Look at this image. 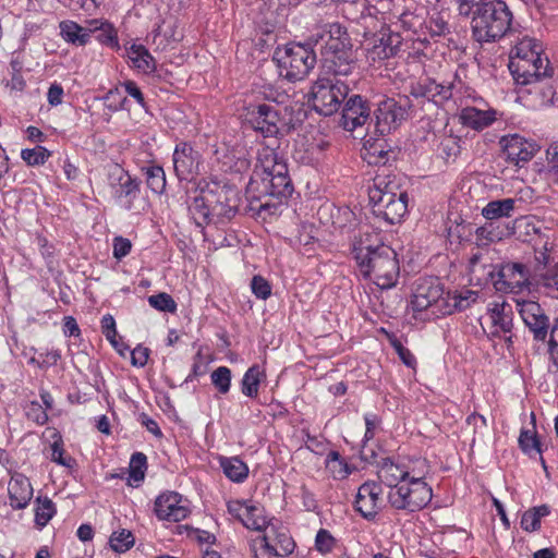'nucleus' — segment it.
<instances>
[{
    "instance_id": "f257e3e1",
    "label": "nucleus",
    "mask_w": 558,
    "mask_h": 558,
    "mask_svg": "<svg viewBox=\"0 0 558 558\" xmlns=\"http://www.w3.org/2000/svg\"><path fill=\"white\" fill-rule=\"evenodd\" d=\"M351 253L365 279L380 289H390L397 283L400 274L397 254L383 243L378 231L363 227L353 238Z\"/></svg>"
},
{
    "instance_id": "f03ea898",
    "label": "nucleus",
    "mask_w": 558,
    "mask_h": 558,
    "mask_svg": "<svg viewBox=\"0 0 558 558\" xmlns=\"http://www.w3.org/2000/svg\"><path fill=\"white\" fill-rule=\"evenodd\" d=\"M513 14L504 0L476 2L471 20L472 36L477 43H495L512 34Z\"/></svg>"
},
{
    "instance_id": "7ed1b4c3",
    "label": "nucleus",
    "mask_w": 558,
    "mask_h": 558,
    "mask_svg": "<svg viewBox=\"0 0 558 558\" xmlns=\"http://www.w3.org/2000/svg\"><path fill=\"white\" fill-rule=\"evenodd\" d=\"M508 66L514 81L521 85L537 82L551 73L548 58L542 56V45L527 35L515 39Z\"/></svg>"
},
{
    "instance_id": "20e7f679",
    "label": "nucleus",
    "mask_w": 558,
    "mask_h": 558,
    "mask_svg": "<svg viewBox=\"0 0 558 558\" xmlns=\"http://www.w3.org/2000/svg\"><path fill=\"white\" fill-rule=\"evenodd\" d=\"M254 174L260 180L262 191L265 194L280 197L287 196L292 191L286 162L269 146L258 149ZM255 183L257 179H253L251 185Z\"/></svg>"
},
{
    "instance_id": "39448f33",
    "label": "nucleus",
    "mask_w": 558,
    "mask_h": 558,
    "mask_svg": "<svg viewBox=\"0 0 558 558\" xmlns=\"http://www.w3.org/2000/svg\"><path fill=\"white\" fill-rule=\"evenodd\" d=\"M395 189L396 184L377 178L368 191L373 214L389 226L400 223L408 213V193Z\"/></svg>"
},
{
    "instance_id": "423d86ee",
    "label": "nucleus",
    "mask_w": 558,
    "mask_h": 558,
    "mask_svg": "<svg viewBox=\"0 0 558 558\" xmlns=\"http://www.w3.org/2000/svg\"><path fill=\"white\" fill-rule=\"evenodd\" d=\"M274 60L277 62L279 75L295 82L305 78L316 63L314 51L301 44H290L278 48Z\"/></svg>"
},
{
    "instance_id": "0eeeda50",
    "label": "nucleus",
    "mask_w": 558,
    "mask_h": 558,
    "mask_svg": "<svg viewBox=\"0 0 558 558\" xmlns=\"http://www.w3.org/2000/svg\"><path fill=\"white\" fill-rule=\"evenodd\" d=\"M349 90V85L340 77L320 76L311 89L313 107L323 116H331L338 111Z\"/></svg>"
},
{
    "instance_id": "6e6552de",
    "label": "nucleus",
    "mask_w": 558,
    "mask_h": 558,
    "mask_svg": "<svg viewBox=\"0 0 558 558\" xmlns=\"http://www.w3.org/2000/svg\"><path fill=\"white\" fill-rule=\"evenodd\" d=\"M433 498V489L425 481L408 478L388 493V502L396 510L420 511Z\"/></svg>"
},
{
    "instance_id": "1a4fd4ad",
    "label": "nucleus",
    "mask_w": 558,
    "mask_h": 558,
    "mask_svg": "<svg viewBox=\"0 0 558 558\" xmlns=\"http://www.w3.org/2000/svg\"><path fill=\"white\" fill-rule=\"evenodd\" d=\"M107 179L112 203L124 210L135 209L140 202L141 182L117 162L110 167Z\"/></svg>"
},
{
    "instance_id": "9d476101",
    "label": "nucleus",
    "mask_w": 558,
    "mask_h": 558,
    "mask_svg": "<svg viewBox=\"0 0 558 558\" xmlns=\"http://www.w3.org/2000/svg\"><path fill=\"white\" fill-rule=\"evenodd\" d=\"M295 544L283 526L272 522L264 534L254 541L255 558L284 557L294 550Z\"/></svg>"
},
{
    "instance_id": "9b49d317",
    "label": "nucleus",
    "mask_w": 558,
    "mask_h": 558,
    "mask_svg": "<svg viewBox=\"0 0 558 558\" xmlns=\"http://www.w3.org/2000/svg\"><path fill=\"white\" fill-rule=\"evenodd\" d=\"M445 296L444 287L438 278H420L415 283L409 307L415 317L429 308H433V314L440 315Z\"/></svg>"
},
{
    "instance_id": "f8f14e48",
    "label": "nucleus",
    "mask_w": 558,
    "mask_h": 558,
    "mask_svg": "<svg viewBox=\"0 0 558 558\" xmlns=\"http://www.w3.org/2000/svg\"><path fill=\"white\" fill-rule=\"evenodd\" d=\"M483 331L490 339H504L510 344L512 338V312L506 302H492L485 316L480 319Z\"/></svg>"
},
{
    "instance_id": "ddd939ff",
    "label": "nucleus",
    "mask_w": 558,
    "mask_h": 558,
    "mask_svg": "<svg viewBox=\"0 0 558 558\" xmlns=\"http://www.w3.org/2000/svg\"><path fill=\"white\" fill-rule=\"evenodd\" d=\"M245 120L254 130L265 136H275L281 122L277 107L270 104L250 105L245 109Z\"/></svg>"
},
{
    "instance_id": "4468645a",
    "label": "nucleus",
    "mask_w": 558,
    "mask_h": 558,
    "mask_svg": "<svg viewBox=\"0 0 558 558\" xmlns=\"http://www.w3.org/2000/svg\"><path fill=\"white\" fill-rule=\"evenodd\" d=\"M154 511L159 520L180 522L191 513L190 501L177 492H165L156 498Z\"/></svg>"
},
{
    "instance_id": "2eb2a0df",
    "label": "nucleus",
    "mask_w": 558,
    "mask_h": 558,
    "mask_svg": "<svg viewBox=\"0 0 558 558\" xmlns=\"http://www.w3.org/2000/svg\"><path fill=\"white\" fill-rule=\"evenodd\" d=\"M519 228H523L521 235L523 240L531 243L535 258L538 263L546 264L549 260V252L553 250V242L550 240L549 231L543 230V225L539 221H534L531 218H525L519 223Z\"/></svg>"
},
{
    "instance_id": "dca6fc26",
    "label": "nucleus",
    "mask_w": 558,
    "mask_h": 558,
    "mask_svg": "<svg viewBox=\"0 0 558 558\" xmlns=\"http://www.w3.org/2000/svg\"><path fill=\"white\" fill-rule=\"evenodd\" d=\"M500 145L508 162L522 167L538 151V145L518 134L501 137Z\"/></svg>"
},
{
    "instance_id": "f3484780",
    "label": "nucleus",
    "mask_w": 558,
    "mask_h": 558,
    "mask_svg": "<svg viewBox=\"0 0 558 558\" xmlns=\"http://www.w3.org/2000/svg\"><path fill=\"white\" fill-rule=\"evenodd\" d=\"M381 485L368 481L362 484L356 493L354 509L366 520H373L379 512L383 504Z\"/></svg>"
},
{
    "instance_id": "a211bd4d",
    "label": "nucleus",
    "mask_w": 558,
    "mask_h": 558,
    "mask_svg": "<svg viewBox=\"0 0 558 558\" xmlns=\"http://www.w3.org/2000/svg\"><path fill=\"white\" fill-rule=\"evenodd\" d=\"M201 155L187 143H180L173 151V168L179 180L190 181L199 172Z\"/></svg>"
},
{
    "instance_id": "6ab92c4d",
    "label": "nucleus",
    "mask_w": 558,
    "mask_h": 558,
    "mask_svg": "<svg viewBox=\"0 0 558 558\" xmlns=\"http://www.w3.org/2000/svg\"><path fill=\"white\" fill-rule=\"evenodd\" d=\"M517 310L536 340H545L548 333V317L534 301H517Z\"/></svg>"
},
{
    "instance_id": "aec40b11",
    "label": "nucleus",
    "mask_w": 558,
    "mask_h": 558,
    "mask_svg": "<svg viewBox=\"0 0 558 558\" xmlns=\"http://www.w3.org/2000/svg\"><path fill=\"white\" fill-rule=\"evenodd\" d=\"M207 190L213 196L210 208L213 216L230 218L236 210L235 189L217 181L206 182Z\"/></svg>"
},
{
    "instance_id": "412c9836",
    "label": "nucleus",
    "mask_w": 558,
    "mask_h": 558,
    "mask_svg": "<svg viewBox=\"0 0 558 558\" xmlns=\"http://www.w3.org/2000/svg\"><path fill=\"white\" fill-rule=\"evenodd\" d=\"M228 510L236 517L244 526L258 532H265L272 521L267 520L264 509L247 501L234 500L228 504Z\"/></svg>"
},
{
    "instance_id": "4be33fe9",
    "label": "nucleus",
    "mask_w": 558,
    "mask_h": 558,
    "mask_svg": "<svg viewBox=\"0 0 558 558\" xmlns=\"http://www.w3.org/2000/svg\"><path fill=\"white\" fill-rule=\"evenodd\" d=\"M405 109L392 98L381 100L375 110L376 129L381 135L396 130L405 119Z\"/></svg>"
},
{
    "instance_id": "5701e85b",
    "label": "nucleus",
    "mask_w": 558,
    "mask_h": 558,
    "mask_svg": "<svg viewBox=\"0 0 558 558\" xmlns=\"http://www.w3.org/2000/svg\"><path fill=\"white\" fill-rule=\"evenodd\" d=\"M369 107L362 97L354 95L344 104L340 124L344 130L352 132L366 123L369 119Z\"/></svg>"
},
{
    "instance_id": "b1692460",
    "label": "nucleus",
    "mask_w": 558,
    "mask_h": 558,
    "mask_svg": "<svg viewBox=\"0 0 558 558\" xmlns=\"http://www.w3.org/2000/svg\"><path fill=\"white\" fill-rule=\"evenodd\" d=\"M316 41L323 43V56L352 46L347 31L339 23H330L322 26L320 32L317 33Z\"/></svg>"
},
{
    "instance_id": "393cba45",
    "label": "nucleus",
    "mask_w": 558,
    "mask_h": 558,
    "mask_svg": "<svg viewBox=\"0 0 558 558\" xmlns=\"http://www.w3.org/2000/svg\"><path fill=\"white\" fill-rule=\"evenodd\" d=\"M324 68L332 74L331 77L348 76L355 66V56L352 46L333 53H326Z\"/></svg>"
},
{
    "instance_id": "a878e982",
    "label": "nucleus",
    "mask_w": 558,
    "mask_h": 558,
    "mask_svg": "<svg viewBox=\"0 0 558 558\" xmlns=\"http://www.w3.org/2000/svg\"><path fill=\"white\" fill-rule=\"evenodd\" d=\"M10 505L13 509H24L33 497L29 480L22 473H14L8 484Z\"/></svg>"
},
{
    "instance_id": "bb28decb",
    "label": "nucleus",
    "mask_w": 558,
    "mask_h": 558,
    "mask_svg": "<svg viewBox=\"0 0 558 558\" xmlns=\"http://www.w3.org/2000/svg\"><path fill=\"white\" fill-rule=\"evenodd\" d=\"M477 299L478 292L470 289L448 291L442 301L440 315H450L457 311H464L476 303Z\"/></svg>"
},
{
    "instance_id": "cd10ccee",
    "label": "nucleus",
    "mask_w": 558,
    "mask_h": 558,
    "mask_svg": "<svg viewBox=\"0 0 558 558\" xmlns=\"http://www.w3.org/2000/svg\"><path fill=\"white\" fill-rule=\"evenodd\" d=\"M93 28H84L73 21H62L59 24L61 37L69 44L85 45L95 29H100L105 25L101 19H96L89 22Z\"/></svg>"
},
{
    "instance_id": "c85d7f7f",
    "label": "nucleus",
    "mask_w": 558,
    "mask_h": 558,
    "mask_svg": "<svg viewBox=\"0 0 558 558\" xmlns=\"http://www.w3.org/2000/svg\"><path fill=\"white\" fill-rule=\"evenodd\" d=\"M500 282L508 292H519L529 282V271L525 266L518 263L502 266Z\"/></svg>"
},
{
    "instance_id": "c756f323",
    "label": "nucleus",
    "mask_w": 558,
    "mask_h": 558,
    "mask_svg": "<svg viewBox=\"0 0 558 558\" xmlns=\"http://www.w3.org/2000/svg\"><path fill=\"white\" fill-rule=\"evenodd\" d=\"M213 196L207 190V183L199 185L198 193L193 197V202L189 205V211L192 219L197 226H203L210 221L213 211L210 203H213Z\"/></svg>"
},
{
    "instance_id": "7c9ffc66",
    "label": "nucleus",
    "mask_w": 558,
    "mask_h": 558,
    "mask_svg": "<svg viewBox=\"0 0 558 558\" xmlns=\"http://www.w3.org/2000/svg\"><path fill=\"white\" fill-rule=\"evenodd\" d=\"M378 478L381 483L392 488H397L401 482L407 481L408 470L404 468L403 461L395 462L386 459L381 462L377 471Z\"/></svg>"
},
{
    "instance_id": "2f4dec72",
    "label": "nucleus",
    "mask_w": 558,
    "mask_h": 558,
    "mask_svg": "<svg viewBox=\"0 0 558 558\" xmlns=\"http://www.w3.org/2000/svg\"><path fill=\"white\" fill-rule=\"evenodd\" d=\"M496 120L495 110H481L475 107H466L461 110L460 121L463 125L474 130H483Z\"/></svg>"
},
{
    "instance_id": "473e14b6",
    "label": "nucleus",
    "mask_w": 558,
    "mask_h": 558,
    "mask_svg": "<svg viewBox=\"0 0 558 558\" xmlns=\"http://www.w3.org/2000/svg\"><path fill=\"white\" fill-rule=\"evenodd\" d=\"M126 57L132 66L142 73H151L156 70V60L141 44H132L126 48Z\"/></svg>"
},
{
    "instance_id": "72a5a7b5",
    "label": "nucleus",
    "mask_w": 558,
    "mask_h": 558,
    "mask_svg": "<svg viewBox=\"0 0 558 558\" xmlns=\"http://www.w3.org/2000/svg\"><path fill=\"white\" fill-rule=\"evenodd\" d=\"M515 208L513 198H502L489 202L482 208V216L487 220H496L500 218H509Z\"/></svg>"
},
{
    "instance_id": "f704fd0d",
    "label": "nucleus",
    "mask_w": 558,
    "mask_h": 558,
    "mask_svg": "<svg viewBox=\"0 0 558 558\" xmlns=\"http://www.w3.org/2000/svg\"><path fill=\"white\" fill-rule=\"evenodd\" d=\"M266 374L259 365L251 366L243 375L241 380V391L250 398H257L259 385L265 379Z\"/></svg>"
},
{
    "instance_id": "c9c22d12",
    "label": "nucleus",
    "mask_w": 558,
    "mask_h": 558,
    "mask_svg": "<svg viewBox=\"0 0 558 558\" xmlns=\"http://www.w3.org/2000/svg\"><path fill=\"white\" fill-rule=\"evenodd\" d=\"M220 465L225 475L232 482L242 483L248 475L247 465L236 457L221 459Z\"/></svg>"
},
{
    "instance_id": "e433bc0d",
    "label": "nucleus",
    "mask_w": 558,
    "mask_h": 558,
    "mask_svg": "<svg viewBox=\"0 0 558 558\" xmlns=\"http://www.w3.org/2000/svg\"><path fill=\"white\" fill-rule=\"evenodd\" d=\"M418 88L420 92H416L415 96H422L435 102L448 99L451 96L449 86L437 84L435 81H427L424 84H420Z\"/></svg>"
},
{
    "instance_id": "4c0bfd02",
    "label": "nucleus",
    "mask_w": 558,
    "mask_h": 558,
    "mask_svg": "<svg viewBox=\"0 0 558 558\" xmlns=\"http://www.w3.org/2000/svg\"><path fill=\"white\" fill-rule=\"evenodd\" d=\"M147 468L146 456L142 452H135L131 457L128 482L132 486H138L145 477Z\"/></svg>"
},
{
    "instance_id": "58836bf2",
    "label": "nucleus",
    "mask_w": 558,
    "mask_h": 558,
    "mask_svg": "<svg viewBox=\"0 0 558 558\" xmlns=\"http://www.w3.org/2000/svg\"><path fill=\"white\" fill-rule=\"evenodd\" d=\"M326 469L336 480H343L351 473L348 463L337 451L328 453Z\"/></svg>"
},
{
    "instance_id": "ea45409f",
    "label": "nucleus",
    "mask_w": 558,
    "mask_h": 558,
    "mask_svg": "<svg viewBox=\"0 0 558 558\" xmlns=\"http://www.w3.org/2000/svg\"><path fill=\"white\" fill-rule=\"evenodd\" d=\"M147 186L156 194L163 193L166 189V174L161 167L150 166L145 169Z\"/></svg>"
},
{
    "instance_id": "a19ab883",
    "label": "nucleus",
    "mask_w": 558,
    "mask_h": 558,
    "mask_svg": "<svg viewBox=\"0 0 558 558\" xmlns=\"http://www.w3.org/2000/svg\"><path fill=\"white\" fill-rule=\"evenodd\" d=\"M134 542L133 534L125 529L113 532L109 539L111 549L119 554L128 551L134 545Z\"/></svg>"
},
{
    "instance_id": "79ce46f5",
    "label": "nucleus",
    "mask_w": 558,
    "mask_h": 558,
    "mask_svg": "<svg viewBox=\"0 0 558 558\" xmlns=\"http://www.w3.org/2000/svg\"><path fill=\"white\" fill-rule=\"evenodd\" d=\"M107 340L122 357L130 351V345L117 332L114 319L110 315H107Z\"/></svg>"
},
{
    "instance_id": "37998d69",
    "label": "nucleus",
    "mask_w": 558,
    "mask_h": 558,
    "mask_svg": "<svg viewBox=\"0 0 558 558\" xmlns=\"http://www.w3.org/2000/svg\"><path fill=\"white\" fill-rule=\"evenodd\" d=\"M404 468L408 470V477L414 481H425V476L429 472V464L426 459L416 458L403 461Z\"/></svg>"
},
{
    "instance_id": "c03bdc74",
    "label": "nucleus",
    "mask_w": 558,
    "mask_h": 558,
    "mask_svg": "<svg viewBox=\"0 0 558 558\" xmlns=\"http://www.w3.org/2000/svg\"><path fill=\"white\" fill-rule=\"evenodd\" d=\"M232 374L229 367L219 366L210 374L211 384L221 395L230 391Z\"/></svg>"
},
{
    "instance_id": "a18cd8bd",
    "label": "nucleus",
    "mask_w": 558,
    "mask_h": 558,
    "mask_svg": "<svg viewBox=\"0 0 558 558\" xmlns=\"http://www.w3.org/2000/svg\"><path fill=\"white\" fill-rule=\"evenodd\" d=\"M56 512L53 502L45 497L37 498V508L35 512V522L39 526H45Z\"/></svg>"
},
{
    "instance_id": "49530a36",
    "label": "nucleus",
    "mask_w": 558,
    "mask_h": 558,
    "mask_svg": "<svg viewBox=\"0 0 558 558\" xmlns=\"http://www.w3.org/2000/svg\"><path fill=\"white\" fill-rule=\"evenodd\" d=\"M51 156V153L44 146H36L35 148H26L21 151L22 159L28 166L44 165Z\"/></svg>"
},
{
    "instance_id": "de8ad7c7",
    "label": "nucleus",
    "mask_w": 558,
    "mask_h": 558,
    "mask_svg": "<svg viewBox=\"0 0 558 558\" xmlns=\"http://www.w3.org/2000/svg\"><path fill=\"white\" fill-rule=\"evenodd\" d=\"M148 304L160 312L174 313L177 311L175 301L166 292L148 296Z\"/></svg>"
},
{
    "instance_id": "09e8293b",
    "label": "nucleus",
    "mask_w": 558,
    "mask_h": 558,
    "mask_svg": "<svg viewBox=\"0 0 558 558\" xmlns=\"http://www.w3.org/2000/svg\"><path fill=\"white\" fill-rule=\"evenodd\" d=\"M519 445L523 452L533 456L541 453V444L534 432L522 429L519 436Z\"/></svg>"
},
{
    "instance_id": "8fccbe9b",
    "label": "nucleus",
    "mask_w": 558,
    "mask_h": 558,
    "mask_svg": "<svg viewBox=\"0 0 558 558\" xmlns=\"http://www.w3.org/2000/svg\"><path fill=\"white\" fill-rule=\"evenodd\" d=\"M252 293L260 300H267L271 295V284L260 275H255L251 280Z\"/></svg>"
},
{
    "instance_id": "3c124183",
    "label": "nucleus",
    "mask_w": 558,
    "mask_h": 558,
    "mask_svg": "<svg viewBox=\"0 0 558 558\" xmlns=\"http://www.w3.org/2000/svg\"><path fill=\"white\" fill-rule=\"evenodd\" d=\"M50 448H51V454H50L51 461H53L60 465H63V466H68V468L72 466L73 459L70 456H65V452L63 449V442L60 437L50 445Z\"/></svg>"
},
{
    "instance_id": "603ef678",
    "label": "nucleus",
    "mask_w": 558,
    "mask_h": 558,
    "mask_svg": "<svg viewBox=\"0 0 558 558\" xmlns=\"http://www.w3.org/2000/svg\"><path fill=\"white\" fill-rule=\"evenodd\" d=\"M539 284L545 288L548 293L558 292V263L541 275Z\"/></svg>"
},
{
    "instance_id": "864d4df0",
    "label": "nucleus",
    "mask_w": 558,
    "mask_h": 558,
    "mask_svg": "<svg viewBox=\"0 0 558 558\" xmlns=\"http://www.w3.org/2000/svg\"><path fill=\"white\" fill-rule=\"evenodd\" d=\"M26 416L37 425H45L48 422L47 411L38 401H31L26 408Z\"/></svg>"
},
{
    "instance_id": "5fc2aeb1",
    "label": "nucleus",
    "mask_w": 558,
    "mask_h": 558,
    "mask_svg": "<svg viewBox=\"0 0 558 558\" xmlns=\"http://www.w3.org/2000/svg\"><path fill=\"white\" fill-rule=\"evenodd\" d=\"M426 28L432 36H441L448 31V23L439 13H435L426 22Z\"/></svg>"
},
{
    "instance_id": "6e6d98bb",
    "label": "nucleus",
    "mask_w": 558,
    "mask_h": 558,
    "mask_svg": "<svg viewBox=\"0 0 558 558\" xmlns=\"http://www.w3.org/2000/svg\"><path fill=\"white\" fill-rule=\"evenodd\" d=\"M548 175L551 182L558 180V142L553 143L547 151Z\"/></svg>"
},
{
    "instance_id": "4d7b16f0",
    "label": "nucleus",
    "mask_w": 558,
    "mask_h": 558,
    "mask_svg": "<svg viewBox=\"0 0 558 558\" xmlns=\"http://www.w3.org/2000/svg\"><path fill=\"white\" fill-rule=\"evenodd\" d=\"M315 546L323 554L330 553L335 546V538L327 530L320 529L316 534Z\"/></svg>"
},
{
    "instance_id": "13d9d810",
    "label": "nucleus",
    "mask_w": 558,
    "mask_h": 558,
    "mask_svg": "<svg viewBox=\"0 0 558 558\" xmlns=\"http://www.w3.org/2000/svg\"><path fill=\"white\" fill-rule=\"evenodd\" d=\"M132 250V243L129 239L117 236L112 244V255L117 260H121L130 254Z\"/></svg>"
},
{
    "instance_id": "bf43d9fd",
    "label": "nucleus",
    "mask_w": 558,
    "mask_h": 558,
    "mask_svg": "<svg viewBox=\"0 0 558 558\" xmlns=\"http://www.w3.org/2000/svg\"><path fill=\"white\" fill-rule=\"evenodd\" d=\"M131 363L136 367H143L147 364L149 357V350L145 347L137 345L133 350H130Z\"/></svg>"
},
{
    "instance_id": "052dcab7",
    "label": "nucleus",
    "mask_w": 558,
    "mask_h": 558,
    "mask_svg": "<svg viewBox=\"0 0 558 558\" xmlns=\"http://www.w3.org/2000/svg\"><path fill=\"white\" fill-rule=\"evenodd\" d=\"M498 235L494 232L493 225H486L477 228L476 230V240L478 245H486L490 242H495L498 240Z\"/></svg>"
},
{
    "instance_id": "680f3d73",
    "label": "nucleus",
    "mask_w": 558,
    "mask_h": 558,
    "mask_svg": "<svg viewBox=\"0 0 558 558\" xmlns=\"http://www.w3.org/2000/svg\"><path fill=\"white\" fill-rule=\"evenodd\" d=\"M392 347L398 353L400 360L409 367H413L416 363L415 356L411 353L409 349L402 345V343L398 340L392 341Z\"/></svg>"
},
{
    "instance_id": "e2e57ef3",
    "label": "nucleus",
    "mask_w": 558,
    "mask_h": 558,
    "mask_svg": "<svg viewBox=\"0 0 558 558\" xmlns=\"http://www.w3.org/2000/svg\"><path fill=\"white\" fill-rule=\"evenodd\" d=\"M521 527L526 532L537 531L541 527V520L532 511H525L521 518Z\"/></svg>"
},
{
    "instance_id": "0e129e2a",
    "label": "nucleus",
    "mask_w": 558,
    "mask_h": 558,
    "mask_svg": "<svg viewBox=\"0 0 558 558\" xmlns=\"http://www.w3.org/2000/svg\"><path fill=\"white\" fill-rule=\"evenodd\" d=\"M459 148L458 140L452 136L444 138L440 143V149L447 158L456 157Z\"/></svg>"
},
{
    "instance_id": "69168bd1",
    "label": "nucleus",
    "mask_w": 558,
    "mask_h": 558,
    "mask_svg": "<svg viewBox=\"0 0 558 558\" xmlns=\"http://www.w3.org/2000/svg\"><path fill=\"white\" fill-rule=\"evenodd\" d=\"M549 353L554 364L558 367V319L550 332Z\"/></svg>"
},
{
    "instance_id": "338daca9",
    "label": "nucleus",
    "mask_w": 558,
    "mask_h": 558,
    "mask_svg": "<svg viewBox=\"0 0 558 558\" xmlns=\"http://www.w3.org/2000/svg\"><path fill=\"white\" fill-rule=\"evenodd\" d=\"M121 87L125 90V93L129 96L134 98L138 105L144 106V96L138 86L134 82L126 81L122 84Z\"/></svg>"
},
{
    "instance_id": "774afa93",
    "label": "nucleus",
    "mask_w": 558,
    "mask_h": 558,
    "mask_svg": "<svg viewBox=\"0 0 558 558\" xmlns=\"http://www.w3.org/2000/svg\"><path fill=\"white\" fill-rule=\"evenodd\" d=\"M393 54V48L389 46H385L383 40H380L379 45H375L374 48L369 51L371 58L375 61L377 59H386Z\"/></svg>"
}]
</instances>
